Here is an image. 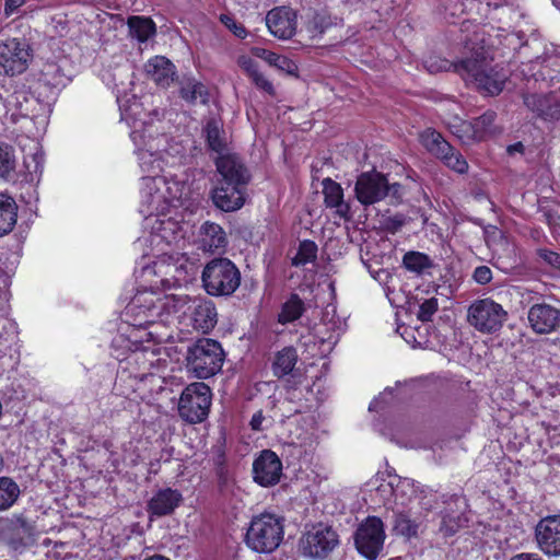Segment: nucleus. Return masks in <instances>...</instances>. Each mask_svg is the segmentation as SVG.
Segmentation results:
<instances>
[{"mask_svg":"<svg viewBox=\"0 0 560 560\" xmlns=\"http://www.w3.org/2000/svg\"><path fill=\"white\" fill-rule=\"evenodd\" d=\"M32 159L35 162L34 172L42 174V171H43V165H42L43 154L42 153L40 154L39 153H35V154L32 155Z\"/></svg>","mask_w":560,"mask_h":560,"instance_id":"59","label":"nucleus"},{"mask_svg":"<svg viewBox=\"0 0 560 560\" xmlns=\"http://www.w3.org/2000/svg\"><path fill=\"white\" fill-rule=\"evenodd\" d=\"M283 539V518L262 513L253 517L247 528L245 542L254 551L270 553Z\"/></svg>","mask_w":560,"mask_h":560,"instance_id":"3","label":"nucleus"},{"mask_svg":"<svg viewBox=\"0 0 560 560\" xmlns=\"http://www.w3.org/2000/svg\"><path fill=\"white\" fill-rule=\"evenodd\" d=\"M18 205L5 194H0V237L9 234L16 224Z\"/></svg>","mask_w":560,"mask_h":560,"instance_id":"26","label":"nucleus"},{"mask_svg":"<svg viewBox=\"0 0 560 560\" xmlns=\"http://www.w3.org/2000/svg\"><path fill=\"white\" fill-rule=\"evenodd\" d=\"M419 523L412 520L406 512L397 511L393 515L392 532L396 536H401L407 540L418 536Z\"/></svg>","mask_w":560,"mask_h":560,"instance_id":"31","label":"nucleus"},{"mask_svg":"<svg viewBox=\"0 0 560 560\" xmlns=\"http://www.w3.org/2000/svg\"><path fill=\"white\" fill-rule=\"evenodd\" d=\"M208 90L207 88L196 80H187L180 88V96L189 103H196L199 101L202 104L208 102Z\"/></svg>","mask_w":560,"mask_h":560,"instance_id":"37","label":"nucleus"},{"mask_svg":"<svg viewBox=\"0 0 560 560\" xmlns=\"http://www.w3.org/2000/svg\"><path fill=\"white\" fill-rule=\"evenodd\" d=\"M215 476L220 488H225L231 481V475L225 464V457L221 454L215 462Z\"/></svg>","mask_w":560,"mask_h":560,"instance_id":"45","label":"nucleus"},{"mask_svg":"<svg viewBox=\"0 0 560 560\" xmlns=\"http://www.w3.org/2000/svg\"><path fill=\"white\" fill-rule=\"evenodd\" d=\"M210 199L214 207L221 211H237L245 205L246 187L217 182L210 191Z\"/></svg>","mask_w":560,"mask_h":560,"instance_id":"16","label":"nucleus"},{"mask_svg":"<svg viewBox=\"0 0 560 560\" xmlns=\"http://www.w3.org/2000/svg\"><path fill=\"white\" fill-rule=\"evenodd\" d=\"M525 106L545 121L560 120V98L555 93L526 94Z\"/></svg>","mask_w":560,"mask_h":560,"instance_id":"20","label":"nucleus"},{"mask_svg":"<svg viewBox=\"0 0 560 560\" xmlns=\"http://www.w3.org/2000/svg\"><path fill=\"white\" fill-rule=\"evenodd\" d=\"M397 332L406 340L407 343L411 345L413 348L420 347L421 342L418 341L415 337V329L409 326H398Z\"/></svg>","mask_w":560,"mask_h":560,"instance_id":"50","label":"nucleus"},{"mask_svg":"<svg viewBox=\"0 0 560 560\" xmlns=\"http://www.w3.org/2000/svg\"><path fill=\"white\" fill-rule=\"evenodd\" d=\"M399 187L400 185L397 183L390 185L384 174L373 170L358 176L354 184V196L366 208L384 200L390 190L396 194Z\"/></svg>","mask_w":560,"mask_h":560,"instance_id":"8","label":"nucleus"},{"mask_svg":"<svg viewBox=\"0 0 560 560\" xmlns=\"http://www.w3.org/2000/svg\"><path fill=\"white\" fill-rule=\"evenodd\" d=\"M203 135L209 150L218 153V155L225 154L226 141L224 131L217 119L211 118L207 121L203 128Z\"/></svg>","mask_w":560,"mask_h":560,"instance_id":"29","label":"nucleus"},{"mask_svg":"<svg viewBox=\"0 0 560 560\" xmlns=\"http://www.w3.org/2000/svg\"><path fill=\"white\" fill-rule=\"evenodd\" d=\"M537 255L547 265L560 269V254L547 248H539Z\"/></svg>","mask_w":560,"mask_h":560,"instance_id":"48","label":"nucleus"},{"mask_svg":"<svg viewBox=\"0 0 560 560\" xmlns=\"http://www.w3.org/2000/svg\"><path fill=\"white\" fill-rule=\"evenodd\" d=\"M508 319V312L492 299L474 301L467 310V322L482 334L499 331Z\"/></svg>","mask_w":560,"mask_h":560,"instance_id":"7","label":"nucleus"},{"mask_svg":"<svg viewBox=\"0 0 560 560\" xmlns=\"http://www.w3.org/2000/svg\"><path fill=\"white\" fill-rule=\"evenodd\" d=\"M441 161L451 170L464 174L468 170V163L464 159V156L456 151L453 147L451 148V152L445 154V158H441Z\"/></svg>","mask_w":560,"mask_h":560,"instance_id":"42","label":"nucleus"},{"mask_svg":"<svg viewBox=\"0 0 560 560\" xmlns=\"http://www.w3.org/2000/svg\"><path fill=\"white\" fill-rule=\"evenodd\" d=\"M35 526L23 515L0 518V540L14 552H22L34 542Z\"/></svg>","mask_w":560,"mask_h":560,"instance_id":"11","label":"nucleus"},{"mask_svg":"<svg viewBox=\"0 0 560 560\" xmlns=\"http://www.w3.org/2000/svg\"><path fill=\"white\" fill-rule=\"evenodd\" d=\"M255 56L264 59L268 65L288 74H296L298 65L285 56L278 55L264 48H254Z\"/></svg>","mask_w":560,"mask_h":560,"instance_id":"32","label":"nucleus"},{"mask_svg":"<svg viewBox=\"0 0 560 560\" xmlns=\"http://www.w3.org/2000/svg\"><path fill=\"white\" fill-rule=\"evenodd\" d=\"M420 141L428 152L440 160L451 152L452 145L434 129L428 128L422 131L420 133Z\"/></svg>","mask_w":560,"mask_h":560,"instance_id":"27","label":"nucleus"},{"mask_svg":"<svg viewBox=\"0 0 560 560\" xmlns=\"http://www.w3.org/2000/svg\"><path fill=\"white\" fill-rule=\"evenodd\" d=\"M262 420H264L262 412L261 411L256 412L250 420L252 429L255 431H260L262 429L261 428Z\"/></svg>","mask_w":560,"mask_h":560,"instance_id":"56","label":"nucleus"},{"mask_svg":"<svg viewBox=\"0 0 560 560\" xmlns=\"http://www.w3.org/2000/svg\"><path fill=\"white\" fill-rule=\"evenodd\" d=\"M306 311L304 301L296 293H291L278 314V323L287 325L298 320Z\"/></svg>","mask_w":560,"mask_h":560,"instance_id":"30","label":"nucleus"},{"mask_svg":"<svg viewBox=\"0 0 560 560\" xmlns=\"http://www.w3.org/2000/svg\"><path fill=\"white\" fill-rule=\"evenodd\" d=\"M237 65L242 70L245 71V73L250 77L254 72L258 70L257 63L255 60L247 56H240L237 58Z\"/></svg>","mask_w":560,"mask_h":560,"instance_id":"51","label":"nucleus"},{"mask_svg":"<svg viewBox=\"0 0 560 560\" xmlns=\"http://www.w3.org/2000/svg\"><path fill=\"white\" fill-rule=\"evenodd\" d=\"M16 168V156L14 148L0 141V179L9 182L14 178Z\"/></svg>","mask_w":560,"mask_h":560,"instance_id":"34","label":"nucleus"},{"mask_svg":"<svg viewBox=\"0 0 560 560\" xmlns=\"http://www.w3.org/2000/svg\"><path fill=\"white\" fill-rule=\"evenodd\" d=\"M439 310V301L436 298H430L424 300L420 306L417 314V317L421 322H430L432 319V316L438 312Z\"/></svg>","mask_w":560,"mask_h":560,"instance_id":"43","label":"nucleus"},{"mask_svg":"<svg viewBox=\"0 0 560 560\" xmlns=\"http://www.w3.org/2000/svg\"><path fill=\"white\" fill-rule=\"evenodd\" d=\"M214 164L220 175L218 182L225 185L234 184L244 187H247L249 184L252 178L250 172L237 154L226 153L218 155Z\"/></svg>","mask_w":560,"mask_h":560,"instance_id":"13","label":"nucleus"},{"mask_svg":"<svg viewBox=\"0 0 560 560\" xmlns=\"http://www.w3.org/2000/svg\"><path fill=\"white\" fill-rule=\"evenodd\" d=\"M185 360L187 370L197 378H209L221 370L224 352L220 342L202 338L188 347Z\"/></svg>","mask_w":560,"mask_h":560,"instance_id":"4","label":"nucleus"},{"mask_svg":"<svg viewBox=\"0 0 560 560\" xmlns=\"http://www.w3.org/2000/svg\"><path fill=\"white\" fill-rule=\"evenodd\" d=\"M378 405H380L378 399H374V400L370 404V406H369V410H370V411L378 410Z\"/></svg>","mask_w":560,"mask_h":560,"instance_id":"61","label":"nucleus"},{"mask_svg":"<svg viewBox=\"0 0 560 560\" xmlns=\"http://www.w3.org/2000/svg\"><path fill=\"white\" fill-rule=\"evenodd\" d=\"M199 244L205 252H220L228 245L226 234L219 224L207 221L200 226Z\"/></svg>","mask_w":560,"mask_h":560,"instance_id":"24","label":"nucleus"},{"mask_svg":"<svg viewBox=\"0 0 560 560\" xmlns=\"http://www.w3.org/2000/svg\"><path fill=\"white\" fill-rule=\"evenodd\" d=\"M183 501V495L178 490L164 488L158 490L147 502V512L149 520L172 515Z\"/></svg>","mask_w":560,"mask_h":560,"instance_id":"18","label":"nucleus"},{"mask_svg":"<svg viewBox=\"0 0 560 560\" xmlns=\"http://www.w3.org/2000/svg\"><path fill=\"white\" fill-rule=\"evenodd\" d=\"M539 549L547 556H560V515L541 518L535 527Z\"/></svg>","mask_w":560,"mask_h":560,"instance_id":"15","label":"nucleus"},{"mask_svg":"<svg viewBox=\"0 0 560 560\" xmlns=\"http://www.w3.org/2000/svg\"><path fill=\"white\" fill-rule=\"evenodd\" d=\"M130 307L132 311L138 310L137 315H153L155 311H160L161 307H158L154 302L153 293H139L135 295L130 303Z\"/></svg>","mask_w":560,"mask_h":560,"instance_id":"39","label":"nucleus"},{"mask_svg":"<svg viewBox=\"0 0 560 560\" xmlns=\"http://www.w3.org/2000/svg\"><path fill=\"white\" fill-rule=\"evenodd\" d=\"M21 490L10 477H0V512L9 510L19 500Z\"/></svg>","mask_w":560,"mask_h":560,"instance_id":"35","label":"nucleus"},{"mask_svg":"<svg viewBox=\"0 0 560 560\" xmlns=\"http://www.w3.org/2000/svg\"><path fill=\"white\" fill-rule=\"evenodd\" d=\"M452 499H453V501H454V503H455V504H457L458 502H460V501H462V498H460V497H458V495H454Z\"/></svg>","mask_w":560,"mask_h":560,"instance_id":"62","label":"nucleus"},{"mask_svg":"<svg viewBox=\"0 0 560 560\" xmlns=\"http://www.w3.org/2000/svg\"><path fill=\"white\" fill-rule=\"evenodd\" d=\"M249 79L256 85L257 89L266 92L270 96H273L276 94V90L273 88V84L259 70L254 72L249 77Z\"/></svg>","mask_w":560,"mask_h":560,"instance_id":"46","label":"nucleus"},{"mask_svg":"<svg viewBox=\"0 0 560 560\" xmlns=\"http://www.w3.org/2000/svg\"><path fill=\"white\" fill-rule=\"evenodd\" d=\"M324 203L326 208L334 209L335 215L346 221L351 220L350 203L343 199V189L330 177L324 178L322 182Z\"/></svg>","mask_w":560,"mask_h":560,"instance_id":"22","label":"nucleus"},{"mask_svg":"<svg viewBox=\"0 0 560 560\" xmlns=\"http://www.w3.org/2000/svg\"><path fill=\"white\" fill-rule=\"evenodd\" d=\"M145 72L156 84L165 88L174 81L175 67L167 58L155 56L147 62Z\"/></svg>","mask_w":560,"mask_h":560,"instance_id":"25","label":"nucleus"},{"mask_svg":"<svg viewBox=\"0 0 560 560\" xmlns=\"http://www.w3.org/2000/svg\"><path fill=\"white\" fill-rule=\"evenodd\" d=\"M10 288L9 276L0 268V299H7Z\"/></svg>","mask_w":560,"mask_h":560,"instance_id":"54","label":"nucleus"},{"mask_svg":"<svg viewBox=\"0 0 560 560\" xmlns=\"http://www.w3.org/2000/svg\"><path fill=\"white\" fill-rule=\"evenodd\" d=\"M153 231L166 242H171V237H174L178 228V223L172 218L156 220L152 226Z\"/></svg>","mask_w":560,"mask_h":560,"instance_id":"41","label":"nucleus"},{"mask_svg":"<svg viewBox=\"0 0 560 560\" xmlns=\"http://www.w3.org/2000/svg\"><path fill=\"white\" fill-rule=\"evenodd\" d=\"M510 560H542L536 553H518L513 556Z\"/></svg>","mask_w":560,"mask_h":560,"instance_id":"58","label":"nucleus"},{"mask_svg":"<svg viewBox=\"0 0 560 560\" xmlns=\"http://www.w3.org/2000/svg\"><path fill=\"white\" fill-rule=\"evenodd\" d=\"M311 23L313 30L318 34H323L326 31V28L329 27L330 25L329 20L320 14H315Z\"/></svg>","mask_w":560,"mask_h":560,"instance_id":"52","label":"nucleus"},{"mask_svg":"<svg viewBox=\"0 0 560 560\" xmlns=\"http://www.w3.org/2000/svg\"><path fill=\"white\" fill-rule=\"evenodd\" d=\"M33 59V49L25 39L0 42V74L18 75L26 71Z\"/></svg>","mask_w":560,"mask_h":560,"instance_id":"10","label":"nucleus"},{"mask_svg":"<svg viewBox=\"0 0 560 560\" xmlns=\"http://www.w3.org/2000/svg\"><path fill=\"white\" fill-rule=\"evenodd\" d=\"M527 319L536 334H551L560 327V310L547 303H537L528 310Z\"/></svg>","mask_w":560,"mask_h":560,"instance_id":"17","label":"nucleus"},{"mask_svg":"<svg viewBox=\"0 0 560 560\" xmlns=\"http://www.w3.org/2000/svg\"><path fill=\"white\" fill-rule=\"evenodd\" d=\"M407 223V217L404 213H395L393 215L384 217L382 220V228L388 233H397Z\"/></svg>","mask_w":560,"mask_h":560,"instance_id":"44","label":"nucleus"},{"mask_svg":"<svg viewBox=\"0 0 560 560\" xmlns=\"http://www.w3.org/2000/svg\"><path fill=\"white\" fill-rule=\"evenodd\" d=\"M317 258V245L315 242L304 240L300 243L295 256L292 258L293 266H304L315 261Z\"/></svg>","mask_w":560,"mask_h":560,"instance_id":"38","label":"nucleus"},{"mask_svg":"<svg viewBox=\"0 0 560 560\" xmlns=\"http://www.w3.org/2000/svg\"><path fill=\"white\" fill-rule=\"evenodd\" d=\"M282 462L271 450H264L253 463V478L261 487H271L280 481Z\"/></svg>","mask_w":560,"mask_h":560,"instance_id":"14","label":"nucleus"},{"mask_svg":"<svg viewBox=\"0 0 560 560\" xmlns=\"http://www.w3.org/2000/svg\"><path fill=\"white\" fill-rule=\"evenodd\" d=\"M151 128L145 126L143 130H133L130 137L137 148L140 167L150 180L155 182L163 170L161 153L165 150L167 137L164 133L153 136Z\"/></svg>","mask_w":560,"mask_h":560,"instance_id":"5","label":"nucleus"},{"mask_svg":"<svg viewBox=\"0 0 560 560\" xmlns=\"http://www.w3.org/2000/svg\"><path fill=\"white\" fill-rule=\"evenodd\" d=\"M472 279L479 284H488L492 280V271L488 266H479L474 270Z\"/></svg>","mask_w":560,"mask_h":560,"instance_id":"49","label":"nucleus"},{"mask_svg":"<svg viewBox=\"0 0 560 560\" xmlns=\"http://www.w3.org/2000/svg\"><path fill=\"white\" fill-rule=\"evenodd\" d=\"M495 117V112L487 110L481 116L474 118L471 121H463L456 136L463 141H481L497 132V127L494 125Z\"/></svg>","mask_w":560,"mask_h":560,"instance_id":"19","label":"nucleus"},{"mask_svg":"<svg viewBox=\"0 0 560 560\" xmlns=\"http://www.w3.org/2000/svg\"><path fill=\"white\" fill-rule=\"evenodd\" d=\"M21 114L24 116H28V110L27 109L23 110V108L21 107Z\"/></svg>","mask_w":560,"mask_h":560,"instance_id":"64","label":"nucleus"},{"mask_svg":"<svg viewBox=\"0 0 560 560\" xmlns=\"http://www.w3.org/2000/svg\"><path fill=\"white\" fill-rule=\"evenodd\" d=\"M338 542V535L331 527L318 525L302 536L300 547L303 555L324 559L335 549Z\"/></svg>","mask_w":560,"mask_h":560,"instance_id":"12","label":"nucleus"},{"mask_svg":"<svg viewBox=\"0 0 560 560\" xmlns=\"http://www.w3.org/2000/svg\"><path fill=\"white\" fill-rule=\"evenodd\" d=\"M540 211L549 228H556L560 224V215L558 214L557 211L548 208H542Z\"/></svg>","mask_w":560,"mask_h":560,"instance_id":"53","label":"nucleus"},{"mask_svg":"<svg viewBox=\"0 0 560 560\" xmlns=\"http://www.w3.org/2000/svg\"><path fill=\"white\" fill-rule=\"evenodd\" d=\"M446 69H452L466 82L474 83L478 91L491 96L500 94L508 80V74L502 68L492 66L482 54L478 52L472 58L448 63Z\"/></svg>","mask_w":560,"mask_h":560,"instance_id":"1","label":"nucleus"},{"mask_svg":"<svg viewBox=\"0 0 560 560\" xmlns=\"http://www.w3.org/2000/svg\"><path fill=\"white\" fill-rule=\"evenodd\" d=\"M3 466H4V459H3L2 455L0 454V471L2 470Z\"/></svg>","mask_w":560,"mask_h":560,"instance_id":"63","label":"nucleus"},{"mask_svg":"<svg viewBox=\"0 0 560 560\" xmlns=\"http://www.w3.org/2000/svg\"><path fill=\"white\" fill-rule=\"evenodd\" d=\"M220 21L226 26L236 37L245 38L247 35V31L243 24L235 21L234 18L222 14L220 16Z\"/></svg>","mask_w":560,"mask_h":560,"instance_id":"47","label":"nucleus"},{"mask_svg":"<svg viewBox=\"0 0 560 560\" xmlns=\"http://www.w3.org/2000/svg\"><path fill=\"white\" fill-rule=\"evenodd\" d=\"M127 24L130 35L141 43L147 42L156 31L153 21L145 16H130Z\"/></svg>","mask_w":560,"mask_h":560,"instance_id":"33","label":"nucleus"},{"mask_svg":"<svg viewBox=\"0 0 560 560\" xmlns=\"http://www.w3.org/2000/svg\"><path fill=\"white\" fill-rule=\"evenodd\" d=\"M402 266L410 272L421 275L433 267V261L424 253L410 250L404 255Z\"/></svg>","mask_w":560,"mask_h":560,"instance_id":"36","label":"nucleus"},{"mask_svg":"<svg viewBox=\"0 0 560 560\" xmlns=\"http://www.w3.org/2000/svg\"><path fill=\"white\" fill-rule=\"evenodd\" d=\"M354 545L360 555L375 560L384 547L386 538L383 521L377 516H368L354 533Z\"/></svg>","mask_w":560,"mask_h":560,"instance_id":"9","label":"nucleus"},{"mask_svg":"<svg viewBox=\"0 0 560 560\" xmlns=\"http://www.w3.org/2000/svg\"><path fill=\"white\" fill-rule=\"evenodd\" d=\"M151 197H152V200L149 203V207H151V208H153L152 206H153L154 201L159 202L163 198L162 194H160L158 190L154 192V195H151Z\"/></svg>","mask_w":560,"mask_h":560,"instance_id":"60","label":"nucleus"},{"mask_svg":"<svg viewBox=\"0 0 560 560\" xmlns=\"http://www.w3.org/2000/svg\"><path fill=\"white\" fill-rule=\"evenodd\" d=\"M464 518L460 515L454 516L452 511L446 509L440 526V532L448 537L454 535L462 526Z\"/></svg>","mask_w":560,"mask_h":560,"instance_id":"40","label":"nucleus"},{"mask_svg":"<svg viewBox=\"0 0 560 560\" xmlns=\"http://www.w3.org/2000/svg\"><path fill=\"white\" fill-rule=\"evenodd\" d=\"M25 0H5L4 12L7 15L12 14L24 4Z\"/></svg>","mask_w":560,"mask_h":560,"instance_id":"55","label":"nucleus"},{"mask_svg":"<svg viewBox=\"0 0 560 560\" xmlns=\"http://www.w3.org/2000/svg\"><path fill=\"white\" fill-rule=\"evenodd\" d=\"M266 25L275 37L288 39L295 33L296 18L285 8H275L267 13Z\"/></svg>","mask_w":560,"mask_h":560,"instance_id":"21","label":"nucleus"},{"mask_svg":"<svg viewBox=\"0 0 560 560\" xmlns=\"http://www.w3.org/2000/svg\"><path fill=\"white\" fill-rule=\"evenodd\" d=\"M298 359V351L294 347H284L282 350L278 351L272 362V372L275 376L281 378L290 374L293 371Z\"/></svg>","mask_w":560,"mask_h":560,"instance_id":"28","label":"nucleus"},{"mask_svg":"<svg viewBox=\"0 0 560 560\" xmlns=\"http://www.w3.org/2000/svg\"><path fill=\"white\" fill-rule=\"evenodd\" d=\"M211 399L212 393L207 384L196 382L187 385L178 401L179 417L191 424L205 421L210 411Z\"/></svg>","mask_w":560,"mask_h":560,"instance_id":"6","label":"nucleus"},{"mask_svg":"<svg viewBox=\"0 0 560 560\" xmlns=\"http://www.w3.org/2000/svg\"><path fill=\"white\" fill-rule=\"evenodd\" d=\"M191 320L195 329L203 334L211 331L218 323V312L214 303L208 299L195 300Z\"/></svg>","mask_w":560,"mask_h":560,"instance_id":"23","label":"nucleus"},{"mask_svg":"<svg viewBox=\"0 0 560 560\" xmlns=\"http://www.w3.org/2000/svg\"><path fill=\"white\" fill-rule=\"evenodd\" d=\"M201 282L211 296H231L241 284V271L229 258H213L203 267Z\"/></svg>","mask_w":560,"mask_h":560,"instance_id":"2","label":"nucleus"},{"mask_svg":"<svg viewBox=\"0 0 560 560\" xmlns=\"http://www.w3.org/2000/svg\"><path fill=\"white\" fill-rule=\"evenodd\" d=\"M508 153L510 155H513L514 153H524L525 151V147L522 142H516V143H513V144H510L506 149Z\"/></svg>","mask_w":560,"mask_h":560,"instance_id":"57","label":"nucleus"}]
</instances>
